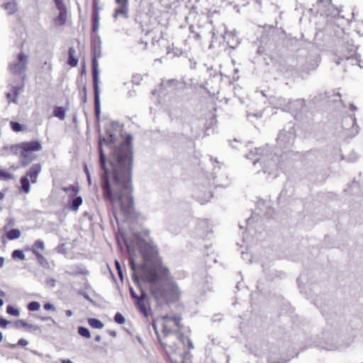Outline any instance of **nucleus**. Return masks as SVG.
I'll list each match as a JSON object with an SVG mask.
<instances>
[{
    "mask_svg": "<svg viewBox=\"0 0 363 363\" xmlns=\"http://www.w3.org/2000/svg\"><path fill=\"white\" fill-rule=\"evenodd\" d=\"M132 140L133 137L128 135L120 146L115 148L109 158L111 169L106 167L101 147L105 140H100L99 142V162L103 170L101 184L103 197L113 205L118 204L121 211L126 216L132 213L134 205L131 184Z\"/></svg>",
    "mask_w": 363,
    "mask_h": 363,
    "instance_id": "1",
    "label": "nucleus"
},
{
    "mask_svg": "<svg viewBox=\"0 0 363 363\" xmlns=\"http://www.w3.org/2000/svg\"><path fill=\"white\" fill-rule=\"evenodd\" d=\"M138 245L145 262L141 269L143 279L152 284V292L158 302H169L177 300L180 294L175 281L170 277L169 269L164 266L148 267V262L157 260L158 250L152 242L138 239Z\"/></svg>",
    "mask_w": 363,
    "mask_h": 363,
    "instance_id": "2",
    "label": "nucleus"
},
{
    "mask_svg": "<svg viewBox=\"0 0 363 363\" xmlns=\"http://www.w3.org/2000/svg\"><path fill=\"white\" fill-rule=\"evenodd\" d=\"M181 318L177 316L166 315L162 318V333L164 341L161 344L171 353H177L179 350V344H184L186 338L183 334L179 333L181 328Z\"/></svg>",
    "mask_w": 363,
    "mask_h": 363,
    "instance_id": "3",
    "label": "nucleus"
},
{
    "mask_svg": "<svg viewBox=\"0 0 363 363\" xmlns=\"http://www.w3.org/2000/svg\"><path fill=\"white\" fill-rule=\"evenodd\" d=\"M264 150L263 149H257L255 148L254 150H250L249 155H246L247 159H253L254 157L257 155H259L260 157L256 159L253 164L254 165H257V164H264L263 171L264 173H268L269 174H273L277 170V160L271 159L270 160H267L266 156L263 155Z\"/></svg>",
    "mask_w": 363,
    "mask_h": 363,
    "instance_id": "4",
    "label": "nucleus"
},
{
    "mask_svg": "<svg viewBox=\"0 0 363 363\" xmlns=\"http://www.w3.org/2000/svg\"><path fill=\"white\" fill-rule=\"evenodd\" d=\"M101 39L99 36L93 39L91 44L93 81H99L98 59L101 57Z\"/></svg>",
    "mask_w": 363,
    "mask_h": 363,
    "instance_id": "5",
    "label": "nucleus"
},
{
    "mask_svg": "<svg viewBox=\"0 0 363 363\" xmlns=\"http://www.w3.org/2000/svg\"><path fill=\"white\" fill-rule=\"evenodd\" d=\"M42 148L40 141L24 143V166L31 162L36 157L33 152L40 151Z\"/></svg>",
    "mask_w": 363,
    "mask_h": 363,
    "instance_id": "6",
    "label": "nucleus"
},
{
    "mask_svg": "<svg viewBox=\"0 0 363 363\" xmlns=\"http://www.w3.org/2000/svg\"><path fill=\"white\" fill-rule=\"evenodd\" d=\"M9 71L15 76H21L23 72V52H21L17 57L11 61Z\"/></svg>",
    "mask_w": 363,
    "mask_h": 363,
    "instance_id": "7",
    "label": "nucleus"
},
{
    "mask_svg": "<svg viewBox=\"0 0 363 363\" xmlns=\"http://www.w3.org/2000/svg\"><path fill=\"white\" fill-rule=\"evenodd\" d=\"M130 295H131L132 298L135 300L136 305H137L138 309L140 310V311L145 316H147V308H146V306L145 304V301H144L145 297V294L143 291H141L140 296H138V294H136V292L133 290V289L132 287L130 288Z\"/></svg>",
    "mask_w": 363,
    "mask_h": 363,
    "instance_id": "8",
    "label": "nucleus"
},
{
    "mask_svg": "<svg viewBox=\"0 0 363 363\" xmlns=\"http://www.w3.org/2000/svg\"><path fill=\"white\" fill-rule=\"evenodd\" d=\"M118 7L115 10L114 18L121 16L127 18L128 17V0H116Z\"/></svg>",
    "mask_w": 363,
    "mask_h": 363,
    "instance_id": "9",
    "label": "nucleus"
},
{
    "mask_svg": "<svg viewBox=\"0 0 363 363\" xmlns=\"http://www.w3.org/2000/svg\"><path fill=\"white\" fill-rule=\"evenodd\" d=\"M53 53L52 50H47L41 57L40 61L43 64L42 69L45 72H50L52 70V59Z\"/></svg>",
    "mask_w": 363,
    "mask_h": 363,
    "instance_id": "10",
    "label": "nucleus"
},
{
    "mask_svg": "<svg viewBox=\"0 0 363 363\" xmlns=\"http://www.w3.org/2000/svg\"><path fill=\"white\" fill-rule=\"evenodd\" d=\"M41 172V166L40 164H35L32 165L27 172L26 176L24 177L28 178L29 182L34 184L37 182V178L39 173Z\"/></svg>",
    "mask_w": 363,
    "mask_h": 363,
    "instance_id": "11",
    "label": "nucleus"
},
{
    "mask_svg": "<svg viewBox=\"0 0 363 363\" xmlns=\"http://www.w3.org/2000/svg\"><path fill=\"white\" fill-rule=\"evenodd\" d=\"M94 91L95 112L97 116L100 114L99 86V81H93Z\"/></svg>",
    "mask_w": 363,
    "mask_h": 363,
    "instance_id": "12",
    "label": "nucleus"
},
{
    "mask_svg": "<svg viewBox=\"0 0 363 363\" xmlns=\"http://www.w3.org/2000/svg\"><path fill=\"white\" fill-rule=\"evenodd\" d=\"M125 244H126V247H127L128 250V252L130 253V259H129V264L130 266L131 269L133 271V275H132L133 279V281L136 284H138V282H139V277H138V275L136 274L138 266L135 264V263L134 262V259H133V258L132 257L130 245L127 242H125Z\"/></svg>",
    "mask_w": 363,
    "mask_h": 363,
    "instance_id": "13",
    "label": "nucleus"
},
{
    "mask_svg": "<svg viewBox=\"0 0 363 363\" xmlns=\"http://www.w3.org/2000/svg\"><path fill=\"white\" fill-rule=\"evenodd\" d=\"M73 199L70 201L69 208L72 211H78L79 206L82 205L83 202V199L80 196H72Z\"/></svg>",
    "mask_w": 363,
    "mask_h": 363,
    "instance_id": "14",
    "label": "nucleus"
},
{
    "mask_svg": "<svg viewBox=\"0 0 363 363\" xmlns=\"http://www.w3.org/2000/svg\"><path fill=\"white\" fill-rule=\"evenodd\" d=\"M31 251L33 252V254L35 255L39 264L42 267H43L44 268H49V263L47 259L42 254H40L35 249H31Z\"/></svg>",
    "mask_w": 363,
    "mask_h": 363,
    "instance_id": "15",
    "label": "nucleus"
},
{
    "mask_svg": "<svg viewBox=\"0 0 363 363\" xmlns=\"http://www.w3.org/2000/svg\"><path fill=\"white\" fill-rule=\"evenodd\" d=\"M346 121H349L352 123V128H351V134L354 135L358 133V126L356 124V118L354 116H351L345 119V121L343 122L344 125L343 127L345 128H347L345 123Z\"/></svg>",
    "mask_w": 363,
    "mask_h": 363,
    "instance_id": "16",
    "label": "nucleus"
},
{
    "mask_svg": "<svg viewBox=\"0 0 363 363\" xmlns=\"http://www.w3.org/2000/svg\"><path fill=\"white\" fill-rule=\"evenodd\" d=\"M75 52V50L73 48H69L68 63L72 67H76L78 63V60L74 57Z\"/></svg>",
    "mask_w": 363,
    "mask_h": 363,
    "instance_id": "17",
    "label": "nucleus"
},
{
    "mask_svg": "<svg viewBox=\"0 0 363 363\" xmlns=\"http://www.w3.org/2000/svg\"><path fill=\"white\" fill-rule=\"evenodd\" d=\"M88 323L90 326L96 329H101L104 326V323L101 320L94 318H89Z\"/></svg>",
    "mask_w": 363,
    "mask_h": 363,
    "instance_id": "18",
    "label": "nucleus"
},
{
    "mask_svg": "<svg viewBox=\"0 0 363 363\" xmlns=\"http://www.w3.org/2000/svg\"><path fill=\"white\" fill-rule=\"evenodd\" d=\"M99 13L96 11H92V20H93V31L96 32L99 27Z\"/></svg>",
    "mask_w": 363,
    "mask_h": 363,
    "instance_id": "19",
    "label": "nucleus"
},
{
    "mask_svg": "<svg viewBox=\"0 0 363 363\" xmlns=\"http://www.w3.org/2000/svg\"><path fill=\"white\" fill-rule=\"evenodd\" d=\"M54 116L60 120L65 118V109L63 107L57 106L54 110Z\"/></svg>",
    "mask_w": 363,
    "mask_h": 363,
    "instance_id": "20",
    "label": "nucleus"
},
{
    "mask_svg": "<svg viewBox=\"0 0 363 363\" xmlns=\"http://www.w3.org/2000/svg\"><path fill=\"white\" fill-rule=\"evenodd\" d=\"M10 152L13 155L23 156V145H16L10 147Z\"/></svg>",
    "mask_w": 363,
    "mask_h": 363,
    "instance_id": "21",
    "label": "nucleus"
},
{
    "mask_svg": "<svg viewBox=\"0 0 363 363\" xmlns=\"http://www.w3.org/2000/svg\"><path fill=\"white\" fill-rule=\"evenodd\" d=\"M62 191L66 193H71L70 196H74L79 192V189L78 186L70 185L69 186L63 187Z\"/></svg>",
    "mask_w": 363,
    "mask_h": 363,
    "instance_id": "22",
    "label": "nucleus"
},
{
    "mask_svg": "<svg viewBox=\"0 0 363 363\" xmlns=\"http://www.w3.org/2000/svg\"><path fill=\"white\" fill-rule=\"evenodd\" d=\"M347 51H348L347 54H345V53L342 52L341 51H340V57L342 60L345 59L346 60H349L353 56V55L355 53V49L353 46L350 48Z\"/></svg>",
    "mask_w": 363,
    "mask_h": 363,
    "instance_id": "23",
    "label": "nucleus"
},
{
    "mask_svg": "<svg viewBox=\"0 0 363 363\" xmlns=\"http://www.w3.org/2000/svg\"><path fill=\"white\" fill-rule=\"evenodd\" d=\"M67 18V10L59 11V14L56 18V21L62 25L65 23Z\"/></svg>",
    "mask_w": 363,
    "mask_h": 363,
    "instance_id": "24",
    "label": "nucleus"
},
{
    "mask_svg": "<svg viewBox=\"0 0 363 363\" xmlns=\"http://www.w3.org/2000/svg\"><path fill=\"white\" fill-rule=\"evenodd\" d=\"M21 236V231L19 230L13 229L8 232L7 238L9 240H13Z\"/></svg>",
    "mask_w": 363,
    "mask_h": 363,
    "instance_id": "25",
    "label": "nucleus"
},
{
    "mask_svg": "<svg viewBox=\"0 0 363 363\" xmlns=\"http://www.w3.org/2000/svg\"><path fill=\"white\" fill-rule=\"evenodd\" d=\"M5 9L8 11L9 13H14L16 10V5L14 0H11L10 1H9L5 6Z\"/></svg>",
    "mask_w": 363,
    "mask_h": 363,
    "instance_id": "26",
    "label": "nucleus"
},
{
    "mask_svg": "<svg viewBox=\"0 0 363 363\" xmlns=\"http://www.w3.org/2000/svg\"><path fill=\"white\" fill-rule=\"evenodd\" d=\"M79 334L84 337L89 338L91 337V334L89 330L84 327L80 326L78 328Z\"/></svg>",
    "mask_w": 363,
    "mask_h": 363,
    "instance_id": "27",
    "label": "nucleus"
},
{
    "mask_svg": "<svg viewBox=\"0 0 363 363\" xmlns=\"http://www.w3.org/2000/svg\"><path fill=\"white\" fill-rule=\"evenodd\" d=\"M40 308V304L38 301H32L28 305V309L30 311H38Z\"/></svg>",
    "mask_w": 363,
    "mask_h": 363,
    "instance_id": "28",
    "label": "nucleus"
},
{
    "mask_svg": "<svg viewBox=\"0 0 363 363\" xmlns=\"http://www.w3.org/2000/svg\"><path fill=\"white\" fill-rule=\"evenodd\" d=\"M6 311L9 314L13 316H18L20 314L19 311L17 308L13 307L12 306H8Z\"/></svg>",
    "mask_w": 363,
    "mask_h": 363,
    "instance_id": "29",
    "label": "nucleus"
},
{
    "mask_svg": "<svg viewBox=\"0 0 363 363\" xmlns=\"http://www.w3.org/2000/svg\"><path fill=\"white\" fill-rule=\"evenodd\" d=\"M114 320L118 324L122 325V324H123L125 323V318L123 317V315L121 313H117L115 315Z\"/></svg>",
    "mask_w": 363,
    "mask_h": 363,
    "instance_id": "30",
    "label": "nucleus"
},
{
    "mask_svg": "<svg viewBox=\"0 0 363 363\" xmlns=\"http://www.w3.org/2000/svg\"><path fill=\"white\" fill-rule=\"evenodd\" d=\"M18 91H19V89H18L17 90H14L13 93H8L7 98L9 99V100L10 101H12L13 102H16Z\"/></svg>",
    "mask_w": 363,
    "mask_h": 363,
    "instance_id": "31",
    "label": "nucleus"
},
{
    "mask_svg": "<svg viewBox=\"0 0 363 363\" xmlns=\"http://www.w3.org/2000/svg\"><path fill=\"white\" fill-rule=\"evenodd\" d=\"M38 248H40L41 250H44V248H45L44 242H43V241H42L40 240H38L35 241L32 249H35V250H37V249H38Z\"/></svg>",
    "mask_w": 363,
    "mask_h": 363,
    "instance_id": "32",
    "label": "nucleus"
},
{
    "mask_svg": "<svg viewBox=\"0 0 363 363\" xmlns=\"http://www.w3.org/2000/svg\"><path fill=\"white\" fill-rule=\"evenodd\" d=\"M11 127L15 132H20L22 129L21 125L17 122H11Z\"/></svg>",
    "mask_w": 363,
    "mask_h": 363,
    "instance_id": "33",
    "label": "nucleus"
},
{
    "mask_svg": "<svg viewBox=\"0 0 363 363\" xmlns=\"http://www.w3.org/2000/svg\"><path fill=\"white\" fill-rule=\"evenodd\" d=\"M55 5H56V7L57 9L59 10V11H63V10H67L66 9V6L63 3V1L62 0H55Z\"/></svg>",
    "mask_w": 363,
    "mask_h": 363,
    "instance_id": "34",
    "label": "nucleus"
},
{
    "mask_svg": "<svg viewBox=\"0 0 363 363\" xmlns=\"http://www.w3.org/2000/svg\"><path fill=\"white\" fill-rule=\"evenodd\" d=\"M13 258H18L20 259H23V250H16L12 253Z\"/></svg>",
    "mask_w": 363,
    "mask_h": 363,
    "instance_id": "35",
    "label": "nucleus"
},
{
    "mask_svg": "<svg viewBox=\"0 0 363 363\" xmlns=\"http://www.w3.org/2000/svg\"><path fill=\"white\" fill-rule=\"evenodd\" d=\"M0 178L3 179H8L11 178V174L0 169Z\"/></svg>",
    "mask_w": 363,
    "mask_h": 363,
    "instance_id": "36",
    "label": "nucleus"
},
{
    "mask_svg": "<svg viewBox=\"0 0 363 363\" xmlns=\"http://www.w3.org/2000/svg\"><path fill=\"white\" fill-rule=\"evenodd\" d=\"M30 182L28 178L24 177V193L28 194L30 191Z\"/></svg>",
    "mask_w": 363,
    "mask_h": 363,
    "instance_id": "37",
    "label": "nucleus"
},
{
    "mask_svg": "<svg viewBox=\"0 0 363 363\" xmlns=\"http://www.w3.org/2000/svg\"><path fill=\"white\" fill-rule=\"evenodd\" d=\"M177 82L174 79H169V80H167V82H163L162 83V86H172V85H177Z\"/></svg>",
    "mask_w": 363,
    "mask_h": 363,
    "instance_id": "38",
    "label": "nucleus"
},
{
    "mask_svg": "<svg viewBox=\"0 0 363 363\" xmlns=\"http://www.w3.org/2000/svg\"><path fill=\"white\" fill-rule=\"evenodd\" d=\"M115 264H116V269L118 270V275H119L120 278L121 279H123L122 269H121V264H120L118 260H116L115 261Z\"/></svg>",
    "mask_w": 363,
    "mask_h": 363,
    "instance_id": "39",
    "label": "nucleus"
},
{
    "mask_svg": "<svg viewBox=\"0 0 363 363\" xmlns=\"http://www.w3.org/2000/svg\"><path fill=\"white\" fill-rule=\"evenodd\" d=\"M9 322L6 320V319L0 317V327L3 328H6L7 325H9Z\"/></svg>",
    "mask_w": 363,
    "mask_h": 363,
    "instance_id": "40",
    "label": "nucleus"
},
{
    "mask_svg": "<svg viewBox=\"0 0 363 363\" xmlns=\"http://www.w3.org/2000/svg\"><path fill=\"white\" fill-rule=\"evenodd\" d=\"M101 9V7L99 6V3L97 0H94L93 2V11H97L98 13H99V11Z\"/></svg>",
    "mask_w": 363,
    "mask_h": 363,
    "instance_id": "41",
    "label": "nucleus"
},
{
    "mask_svg": "<svg viewBox=\"0 0 363 363\" xmlns=\"http://www.w3.org/2000/svg\"><path fill=\"white\" fill-rule=\"evenodd\" d=\"M44 308L47 311H49V310H52V311H55V307L52 304L50 303H46L45 305H44Z\"/></svg>",
    "mask_w": 363,
    "mask_h": 363,
    "instance_id": "42",
    "label": "nucleus"
},
{
    "mask_svg": "<svg viewBox=\"0 0 363 363\" xmlns=\"http://www.w3.org/2000/svg\"><path fill=\"white\" fill-rule=\"evenodd\" d=\"M82 92H83L84 102L85 103L86 101V86L83 87Z\"/></svg>",
    "mask_w": 363,
    "mask_h": 363,
    "instance_id": "43",
    "label": "nucleus"
},
{
    "mask_svg": "<svg viewBox=\"0 0 363 363\" xmlns=\"http://www.w3.org/2000/svg\"><path fill=\"white\" fill-rule=\"evenodd\" d=\"M84 172L86 176L91 175L86 164L84 165Z\"/></svg>",
    "mask_w": 363,
    "mask_h": 363,
    "instance_id": "44",
    "label": "nucleus"
},
{
    "mask_svg": "<svg viewBox=\"0 0 363 363\" xmlns=\"http://www.w3.org/2000/svg\"><path fill=\"white\" fill-rule=\"evenodd\" d=\"M187 341H188V345H189V349L194 348V345H193L192 342L189 339H188V338H187Z\"/></svg>",
    "mask_w": 363,
    "mask_h": 363,
    "instance_id": "45",
    "label": "nucleus"
},
{
    "mask_svg": "<svg viewBox=\"0 0 363 363\" xmlns=\"http://www.w3.org/2000/svg\"><path fill=\"white\" fill-rule=\"evenodd\" d=\"M86 177H87V181H88L89 185L91 186L92 184L91 175H88V176H86Z\"/></svg>",
    "mask_w": 363,
    "mask_h": 363,
    "instance_id": "46",
    "label": "nucleus"
},
{
    "mask_svg": "<svg viewBox=\"0 0 363 363\" xmlns=\"http://www.w3.org/2000/svg\"><path fill=\"white\" fill-rule=\"evenodd\" d=\"M61 363H73V362L69 359H61Z\"/></svg>",
    "mask_w": 363,
    "mask_h": 363,
    "instance_id": "47",
    "label": "nucleus"
},
{
    "mask_svg": "<svg viewBox=\"0 0 363 363\" xmlns=\"http://www.w3.org/2000/svg\"><path fill=\"white\" fill-rule=\"evenodd\" d=\"M4 258L1 257H0V267H1L4 265Z\"/></svg>",
    "mask_w": 363,
    "mask_h": 363,
    "instance_id": "48",
    "label": "nucleus"
},
{
    "mask_svg": "<svg viewBox=\"0 0 363 363\" xmlns=\"http://www.w3.org/2000/svg\"><path fill=\"white\" fill-rule=\"evenodd\" d=\"M350 109L351 111H354V110H356V106L354 104H350Z\"/></svg>",
    "mask_w": 363,
    "mask_h": 363,
    "instance_id": "49",
    "label": "nucleus"
},
{
    "mask_svg": "<svg viewBox=\"0 0 363 363\" xmlns=\"http://www.w3.org/2000/svg\"><path fill=\"white\" fill-rule=\"evenodd\" d=\"M66 315H67V316H71V315H72V311H69V310H68V311H66Z\"/></svg>",
    "mask_w": 363,
    "mask_h": 363,
    "instance_id": "50",
    "label": "nucleus"
},
{
    "mask_svg": "<svg viewBox=\"0 0 363 363\" xmlns=\"http://www.w3.org/2000/svg\"><path fill=\"white\" fill-rule=\"evenodd\" d=\"M101 336L100 335H97L95 337V341L99 342L101 340Z\"/></svg>",
    "mask_w": 363,
    "mask_h": 363,
    "instance_id": "51",
    "label": "nucleus"
},
{
    "mask_svg": "<svg viewBox=\"0 0 363 363\" xmlns=\"http://www.w3.org/2000/svg\"><path fill=\"white\" fill-rule=\"evenodd\" d=\"M282 108H283L284 111H290L291 110L290 107H284Z\"/></svg>",
    "mask_w": 363,
    "mask_h": 363,
    "instance_id": "52",
    "label": "nucleus"
},
{
    "mask_svg": "<svg viewBox=\"0 0 363 363\" xmlns=\"http://www.w3.org/2000/svg\"><path fill=\"white\" fill-rule=\"evenodd\" d=\"M18 345H23V339H21L18 342Z\"/></svg>",
    "mask_w": 363,
    "mask_h": 363,
    "instance_id": "53",
    "label": "nucleus"
},
{
    "mask_svg": "<svg viewBox=\"0 0 363 363\" xmlns=\"http://www.w3.org/2000/svg\"><path fill=\"white\" fill-rule=\"evenodd\" d=\"M3 340V335L1 333V332H0V342L2 341Z\"/></svg>",
    "mask_w": 363,
    "mask_h": 363,
    "instance_id": "54",
    "label": "nucleus"
},
{
    "mask_svg": "<svg viewBox=\"0 0 363 363\" xmlns=\"http://www.w3.org/2000/svg\"><path fill=\"white\" fill-rule=\"evenodd\" d=\"M152 326H153L154 330H155V332H156V333H157V327H156V325H155V323H153V324H152Z\"/></svg>",
    "mask_w": 363,
    "mask_h": 363,
    "instance_id": "55",
    "label": "nucleus"
},
{
    "mask_svg": "<svg viewBox=\"0 0 363 363\" xmlns=\"http://www.w3.org/2000/svg\"><path fill=\"white\" fill-rule=\"evenodd\" d=\"M284 133H281L278 137V140H281V136Z\"/></svg>",
    "mask_w": 363,
    "mask_h": 363,
    "instance_id": "56",
    "label": "nucleus"
},
{
    "mask_svg": "<svg viewBox=\"0 0 363 363\" xmlns=\"http://www.w3.org/2000/svg\"><path fill=\"white\" fill-rule=\"evenodd\" d=\"M325 349L327 350H333V347H326Z\"/></svg>",
    "mask_w": 363,
    "mask_h": 363,
    "instance_id": "57",
    "label": "nucleus"
},
{
    "mask_svg": "<svg viewBox=\"0 0 363 363\" xmlns=\"http://www.w3.org/2000/svg\"><path fill=\"white\" fill-rule=\"evenodd\" d=\"M3 198H4V194L0 192V200L3 199Z\"/></svg>",
    "mask_w": 363,
    "mask_h": 363,
    "instance_id": "58",
    "label": "nucleus"
},
{
    "mask_svg": "<svg viewBox=\"0 0 363 363\" xmlns=\"http://www.w3.org/2000/svg\"><path fill=\"white\" fill-rule=\"evenodd\" d=\"M4 304V301L1 298H0V306H1Z\"/></svg>",
    "mask_w": 363,
    "mask_h": 363,
    "instance_id": "59",
    "label": "nucleus"
},
{
    "mask_svg": "<svg viewBox=\"0 0 363 363\" xmlns=\"http://www.w3.org/2000/svg\"><path fill=\"white\" fill-rule=\"evenodd\" d=\"M43 320H51V318H45Z\"/></svg>",
    "mask_w": 363,
    "mask_h": 363,
    "instance_id": "60",
    "label": "nucleus"
},
{
    "mask_svg": "<svg viewBox=\"0 0 363 363\" xmlns=\"http://www.w3.org/2000/svg\"><path fill=\"white\" fill-rule=\"evenodd\" d=\"M23 344H24V346H26L27 345V342L26 340H24Z\"/></svg>",
    "mask_w": 363,
    "mask_h": 363,
    "instance_id": "61",
    "label": "nucleus"
},
{
    "mask_svg": "<svg viewBox=\"0 0 363 363\" xmlns=\"http://www.w3.org/2000/svg\"><path fill=\"white\" fill-rule=\"evenodd\" d=\"M20 182L23 184V178H21Z\"/></svg>",
    "mask_w": 363,
    "mask_h": 363,
    "instance_id": "62",
    "label": "nucleus"
},
{
    "mask_svg": "<svg viewBox=\"0 0 363 363\" xmlns=\"http://www.w3.org/2000/svg\"><path fill=\"white\" fill-rule=\"evenodd\" d=\"M24 328L27 326V324L24 322L23 323Z\"/></svg>",
    "mask_w": 363,
    "mask_h": 363,
    "instance_id": "63",
    "label": "nucleus"
},
{
    "mask_svg": "<svg viewBox=\"0 0 363 363\" xmlns=\"http://www.w3.org/2000/svg\"><path fill=\"white\" fill-rule=\"evenodd\" d=\"M208 200H209V199L203 201V202H208ZM201 202L203 203V201H201Z\"/></svg>",
    "mask_w": 363,
    "mask_h": 363,
    "instance_id": "64",
    "label": "nucleus"
}]
</instances>
